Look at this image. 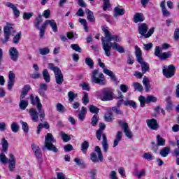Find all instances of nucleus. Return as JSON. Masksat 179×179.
<instances>
[{
  "label": "nucleus",
  "mask_w": 179,
  "mask_h": 179,
  "mask_svg": "<svg viewBox=\"0 0 179 179\" xmlns=\"http://www.w3.org/2000/svg\"><path fill=\"white\" fill-rule=\"evenodd\" d=\"M162 73L165 78L170 79V78H173L174 75H176V66L174 65L171 64L169 66H164L162 68Z\"/></svg>",
  "instance_id": "10"
},
{
  "label": "nucleus",
  "mask_w": 179,
  "mask_h": 179,
  "mask_svg": "<svg viewBox=\"0 0 179 179\" xmlns=\"http://www.w3.org/2000/svg\"><path fill=\"white\" fill-rule=\"evenodd\" d=\"M138 100L140 101L141 107H145V104H149V103H156V101H157V98L152 95L145 98V96L141 95L138 98Z\"/></svg>",
  "instance_id": "12"
},
{
  "label": "nucleus",
  "mask_w": 179,
  "mask_h": 179,
  "mask_svg": "<svg viewBox=\"0 0 179 179\" xmlns=\"http://www.w3.org/2000/svg\"><path fill=\"white\" fill-rule=\"evenodd\" d=\"M120 96L117 97V99H119V101H117L116 106L117 107H121V105L122 104L123 101H124V95H122V94H121V92L119 93Z\"/></svg>",
  "instance_id": "55"
},
{
  "label": "nucleus",
  "mask_w": 179,
  "mask_h": 179,
  "mask_svg": "<svg viewBox=\"0 0 179 179\" xmlns=\"http://www.w3.org/2000/svg\"><path fill=\"white\" fill-rule=\"evenodd\" d=\"M20 122H21L22 128L25 134H29V124H27V122H25L23 121H21Z\"/></svg>",
  "instance_id": "50"
},
{
  "label": "nucleus",
  "mask_w": 179,
  "mask_h": 179,
  "mask_svg": "<svg viewBox=\"0 0 179 179\" xmlns=\"http://www.w3.org/2000/svg\"><path fill=\"white\" fill-rule=\"evenodd\" d=\"M104 118L106 122H113V114L106 113L104 116Z\"/></svg>",
  "instance_id": "59"
},
{
  "label": "nucleus",
  "mask_w": 179,
  "mask_h": 179,
  "mask_svg": "<svg viewBox=\"0 0 179 179\" xmlns=\"http://www.w3.org/2000/svg\"><path fill=\"white\" fill-rule=\"evenodd\" d=\"M94 151L98 155V157H103V153L101 152V149L99 146L94 148Z\"/></svg>",
  "instance_id": "62"
},
{
  "label": "nucleus",
  "mask_w": 179,
  "mask_h": 179,
  "mask_svg": "<svg viewBox=\"0 0 179 179\" xmlns=\"http://www.w3.org/2000/svg\"><path fill=\"white\" fill-rule=\"evenodd\" d=\"M99 129L96 131V136L98 141H101V135H102V141L101 145L103 148V150L104 153H107L108 152V141L107 140V136L105 134H103L104 129H106V124L104 123H99Z\"/></svg>",
  "instance_id": "3"
},
{
  "label": "nucleus",
  "mask_w": 179,
  "mask_h": 179,
  "mask_svg": "<svg viewBox=\"0 0 179 179\" xmlns=\"http://www.w3.org/2000/svg\"><path fill=\"white\" fill-rule=\"evenodd\" d=\"M12 27L7 25L3 28L4 31V38L5 40L3 41V43L5 44V43H7L10 37V31L12 30Z\"/></svg>",
  "instance_id": "19"
},
{
  "label": "nucleus",
  "mask_w": 179,
  "mask_h": 179,
  "mask_svg": "<svg viewBox=\"0 0 179 179\" xmlns=\"http://www.w3.org/2000/svg\"><path fill=\"white\" fill-rule=\"evenodd\" d=\"M92 83H96L101 86L106 85V79L104 78V74L103 73H99V70L95 69L92 71L91 76Z\"/></svg>",
  "instance_id": "7"
},
{
  "label": "nucleus",
  "mask_w": 179,
  "mask_h": 179,
  "mask_svg": "<svg viewBox=\"0 0 179 179\" xmlns=\"http://www.w3.org/2000/svg\"><path fill=\"white\" fill-rule=\"evenodd\" d=\"M22 39V31L18 32L13 38V44H18Z\"/></svg>",
  "instance_id": "35"
},
{
  "label": "nucleus",
  "mask_w": 179,
  "mask_h": 179,
  "mask_svg": "<svg viewBox=\"0 0 179 179\" xmlns=\"http://www.w3.org/2000/svg\"><path fill=\"white\" fill-rule=\"evenodd\" d=\"M19 128L20 127L17 125V123H16L15 122L11 124V130L14 132V134L19 132Z\"/></svg>",
  "instance_id": "53"
},
{
  "label": "nucleus",
  "mask_w": 179,
  "mask_h": 179,
  "mask_svg": "<svg viewBox=\"0 0 179 179\" xmlns=\"http://www.w3.org/2000/svg\"><path fill=\"white\" fill-rule=\"evenodd\" d=\"M1 145L2 146V152L0 155V157H6V156L5 155V152H8V148H9V143H8V140L5 138H3L1 139Z\"/></svg>",
  "instance_id": "17"
},
{
  "label": "nucleus",
  "mask_w": 179,
  "mask_h": 179,
  "mask_svg": "<svg viewBox=\"0 0 179 179\" xmlns=\"http://www.w3.org/2000/svg\"><path fill=\"white\" fill-rule=\"evenodd\" d=\"M60 136L64 142H69V141H71V136L65 134L64 131L60 132Z\"/></svg>",
  "instance_id": "46"
},
{
  "label": "nucleus",
  "mask_w": 179,
  "mask_h": 179,
  "mask_svg": "<svg viewBox=\"0 0 179 179\" xmlns=\"http://www.w3.org/2000/svg\"><path fill=\"white\" fill-rule=\"evenodd\" d=\"M39 54H41V55H47L48 54H50V48L45 47L39 48Z\"/></svg>",
  "instance_id": "47"
},
{
  "label": "nucleus",
  "mask_w": 179,
  "mask_h": 179,
  "mask_svg": "<svg viewBox=\"0 0 179 179\" xmlns=\"http://www.w3.org/2000/svg\"><path fill=\"white\" fill-rule=\"evenodd\" d=\"M143 85L145 87V90L149 92L150 90V83H149V79L147 77H145L143 80Z\"/></svg>",
  "instance_id": "38"
},
{
  "label": "nucleus",
  "mask_w": 179,
  "mask_h": 179,
  "mask_svg": "<svg viewBox=\"0 0 179 179\" xmlns=\"http://www.w3.org/2000/svg\"><path fill=\"white\" fill-rule=\"evenodd\" d=\"M31 17H33V13H23L24 20H30Z\"/></svg>",
  "instance_id": "57"
},
{
  "label": "nucleus",
  "mask_w": 179,
  "mask_h": 179,
  "mask_svg": "<svg viewBox=\"0 0 179 179\" xmlns=\"http://www.w3.org/2000/svg\"><path fill=\"white\" fill-rule=\"evenodd\" d=\"M47 89H48V86L45 83H41L39 89L38 90V92L42 97H44L45 94V92H47Z\"/></svg>",
  "instance_id": "23"
},
{
  "label": "nucleus",
  "mask_w": 179,
  "mask_h": 179,
  "mask_svg": "<svg viewBox=\"0 0 179 179\" xmlns=\"http://www.w3.org/2000/svg\"><path fill=\"white\" fill-rule=\"evenodd\" d=\"M99 122V115L95 114L92 117V122H91V125L92 127H96Z\"/></svg>",
  "instance_id": "45"
},
{
  "label": "nucleus",
  "mask_w": 179,
  "mask_h": 179,
  "mask_svg": "<svg viewBox=\"0 0 179 179\" xmlns=\"http://www.w3.org/2000/svg\"><path fill=\"white\" fill-rule=\"evenodd\" d=\"M15 78H16V76H15V73H13V71H10L8 73V90H12V87H13L15 85Z\"/></svg>",
  "instance_id": "16"
},
{
  "label": "nucleus",
  "mask_w": 179,
  "mask_h": 179,
  "mask_svg": "<svg viewBox=\"0 0 179 179\" xmlns=\"http://www.w3.org/2000/svg\"><path fill=\"white\" fill-rule=\"evenodd\" d=\"M89 110L92 114H99V111H100V109H99V108L93 105L90 106Z\"/></svg>",
  "instance_id": "51"
},
{
  "label": "nucleus",
  "mask_w": 179,
  "mask_h": 179,
  "mask_svg": "<svg viewBox=\"0 0 179 179\" xmlns=\"http://www.w3.org/2000/svg\"><path fill=\"white\" fill-rule=\"evenodd\" d=\"M121 139H122V131H117L116 138L113 141V148L118 146V144L121 142Z\"/></svg>",
  "instance_id": "24"
},
{
  "label": "nucleus",
  "mask_w": 179,
  "mask_h": 179,
  "mask_svg": "<svg viewBox=\"0 0 179 179\" xmlns=\"http://www.w3.org/2000/svg\"><path fill=\"white\" fill-rule=\"evenodd\" d=\"M124 104L126 106H129V107H133L134 108H136V103L132 100L127 99L124 101Z\"/></svg>",
  "instance_id": "42"
},
{
  "label": "nucleus",
  "mask_w": 179,
  "mask_h": 179,
  "mask_svg": "<svg viewBox=\"0 0 179 179\" xmlns=\"http://www.w3.org/2000/svg\"><path fill=\"white\" fill-rule=\"evenodd\" d=\"M133 86L135 90H138V92H142L143 90V87L139 83H133Z\"/></svg>",
  "instance_id": "54"
},
{
  "label": "nucleus",
  "mask_w": 179,
  "mask_h": 179,
  "mask_svg": "<svg viewBox=\"0 0 179 179\" xmlns=\"http://www.w3.org/2000/svg\"><path fill=\"white\" fill-rule=\"evenodd\" d=\"M85 64L89 66L90 69L94 68V62H93V59L90 57L85 58Z\"/></svg>",
  "instance_id": "37"
},
{
  "label": "nucleus",
  "mask_w": 179,
  "mask_h": 179,
  "mask_svg": "<svg viewBox=\"0 0 179 179\" xmlns=\"http://www.w3.org/2000/svg\"><path fill=\"white\" fill-rule=\"evenodd\" d=\"M146 124L148 128H150V129H152V131H157V129H159V124H157V120L155 119L147 120Z\"/></svg>",
  "instance_id": "15"
},
{
  "label": "nucleus",
  "mask_w": 179,
  "mask_h": 179,
  "mask_svg": "<svg viewBox=\"0 0 179 179\" xmlns=\"http://www.w3.org/2000/svg\"><path fill=\"white\" fill-rule=\"evenodd\" d=\"M43 23V15L41 14H39L38 17H36L35 22H34V24L38 30H40L41 27H40V24Z\"/></svg>",
  "instance_id": "22"
},
{
  "label": "nucleus",
  "mask_w": 179,
  "mask_h": 179,
  "mask_svg": "<svg viewBox=\"0 0 179 179\" xmlns=\"http://www.w3.org/2000/svg\"><path fill=\"white\" fill-rule=\"evenodd\" d=\"M141 65V71L142 73H145L146 72H149V64L142 60V62H138Z\"/></svg>",
  "instance_id": "29"
},
{
  "label": "nucleus",
  "mask_w": 179,
  "mask_h": 179,
  "mask_svg": "<svg viewBox=\"0 0 179 179\" xmlns=\"http://www.w3.org/2000/svg\"><path fill=\"white\" fill-rule=\"evenodd\" d=\"M101 29L105 34V37L102 36L101 40L102 41V48L106 57H111L112 48L120 52V54H124L125 49L117 43L121 41V38L118 35H111V32L108 31V27L106 26H101ZM111 41H115V43H111Z\"/></svg>",
  "instance_id": "1"
},
{
  "label": "nucleus",
  "mask_w": 179,
  "mask_h": 179,
  "mask_svg": "<svg viewBox=\"0 0 179 179\" xmlns=\"http://www.w3.org/2000/svg\"><path fill=\"white\" fill-rule=\"evenodd\" d=\"M108 8H110V0H103V10H107Z\"/></svg>",
  "instance_id": "63"
},
{
  "label": "nucleus",
  "mask_w": 179,
  "mask_h": 179,
  "mask_svg": "<svg viewBox=\"0 0 179 179\" xmlns=\"http://www.w3.org/2000/svg\"><path fill=\"white\" fill-rule=\"evenodd\" d=\"M71 48L77 52H82V48L78 44H71Z\"/></svg>",
  "instance_id": "56"
},
{
  "label": "nucleus",
  "mask_w": 179,
  "mask_h": 179,
  "mask_svg": "<svg viewBox=\"0 0 179 179\" xmlns=\"http://www.w3.org/2000/svg\"><path fill=\"white\" fill-rule=\"evenodd\" d=\"M103 73L110 76L111 80L115 82V83H117V77H115V74H114L113 71L108 70V69H103Z\"/></svg>",
  "instance_id": "21"
},
{
  "label": "nucleus",
  "mask_w": 179,
  "mask_h": 179,
  "mask_svg": "<svg viewBox=\"0 0 179 179\" xmlns=\"http://www.w3.org/2000/svg\"><path fill=\"white\" fill-rule=\"evenodd\" d=\"M169 153H170V148L169 147L164 148L160 152V155L162 157H167Z\"/></svg>",
  "instance_id": "40"
},
{
  "label": "nucleus",
  "mask_w": 179,
  "mask_h": 179,
  "mask_svg": "<svg viewBox=\"0 0 179 179\" xmlns=\"http://www.w3.org/2000/svg\"><path fill=\"white\" fill-rule=\"evenodd\" d=\"M157 144L158 145V146H164L166 145V140L162 138L160 135H157Z\"/></svg>",
  "instance_id": "36"
},
{
  "label": "nucleus",
  "mask_w": 179,
  "mask_h": 179,
  "mask_svg": "<svg viewBox=\"0 0 179 179\" xmlns=\"http://www.w3.org/2000/svg\"><path fill=\"white\" fill-rule=\"evenodd\" d=\"M134 176H136L137 178H142V177H145V176H146V171H145V169H143L139 172H136L134 173Z\"/></svg>",
  "instance_id": "49"
},
{
  "label": "nucleus",
  "mask_w": 179,
  "mask_h": 179,
  "mask_svg": "<svg viewBox=\"0 0 179 179\" xmlns=\"http://www.w3.org/2000/svg\"><path fill=\"white\" fill-rule=\"evenodd\" d=\"M6 6H7V8H10V9H12L13 15L15 16V17H19V16H20V11L19 9H17V7H16L15 4L10 2H7L6 3Z\"/></svg>",
  "instance_id": "18"
},
{
  "label": "nucleus",
  "mask_w": 179,
  "mask_h": 179,
  "mask_svg": "<svg viewBox=\"0 0 179 179\" xmlns=\"http://www.w3.org/2000/svg\"><path fill=\"white\" fill-rule=\"evenodd\" d=\"M176 145L178 146V149L175 150L174 155L175 156L178 157L179 156V140L177 138H176Z\"/></svg>",
  "instance_id": "64"
},
{
  "label": "nucleus",
  "mask_w": 179,
  "mask_h": 179,
  "mask_svg": "<svg viewBox=\"0 0 179 179\" xmlns=\"http://www.w3.org/2000/svg\"><path fill=\"white\" fill-rule=\"evenodd\" d=\"M166 110L167 111H171L173 110V102H171V98L170 96L166 98Z\"/></svg>",
  "instance_id": "41"
},
{
  "label": "nucleus",
  "mask_w": 179,
  "mask_h": 179,
  "mask_svg": "<svg viewBox=\"0 0 179 179\" xmlns=\"http://www.w3.org/2000/svg\"><path fill=\"white\" fill-rule=\"evenodd\" d=\"M37 128H38L37 134L38 135L40 132H41V129H43V128H45V129H50V124H48V122H44V123H40L38 125Z\"/></svg>",
  "instance_id": "28"
},
{
  "label": "nucleus",
  "mask_w": 179,
  "mask_h": 179,
  "mask_svg": "<svg viewBox=\"0 0 179 179\" xmlns=\"http://www.w3.org/2000/svg\"><path fill=\"white\" fill-rule=\"evenodd\" d=\"M87 149H89V141H85L81 143L80 150L84 155H86L87 153Z\"/></svg>",
  "instance_id": "27"
},
{
  "label": "nucleus",
  "mask_w": 179,
  "mask_h": 179,
  "mask_svg": "<svg viewBox=\"0 0 179 179\" xmlns=\"http://www.w3.org/2000/svg\"><path fill=\"white\" fill-rule=\"evenodd\" d=\"M52 143H55V138H54L52 134L48 133L45 137V145L43 150H45V149H48V150H51L52 152L57 153V152H58V148H57Z\"/></svg>",
  "instance_id": "4"
},
{
  "label": "nucleus",
  "mask_w": 179,
  "mask_h": 179,
  "mask_svg": "<svg viewBox=\"0 0 179 179\" xmlns=\"http://www.w3.org/2000/svg\"><path fill=\"white\" fill-rule=\"evenodd\" d=\"M30 103L32 106H36V108H31L29 109V115L31 117V120L34 122H38V115L40 120L41 122H44V118H45V112L43 110V105L40 101V98L38 96L34 97L33 94H30L29 96Z\"/></svg>",
  "instance_id": "2"
},
{
  "label": "nucleus",
  "mask_w": 179,
  "mask_h": 179,
  "mask_svg": "<svg viewBox=\"0 0 179 179\" xmlns=\"http://www.w3.org/2000/svg\"><path fill=\"white\" fill-rule=\"evenodd\" d=\"M101 92V94L99 95V99L102 101H110L114 99V93L110 88H104Z\"/></svg>",
  "instance_id": "9"
},
{
  "label": "nucleus",
  "mask_w": 179,
  "mask_h": 179,
  "mask_svg": "<svg viewBox=\"0 0 179 179\" xmlns=\"http://www.w3.org/2000/svg\"><path fill=\"white\" fill-rule=\"evenodd\" d=\"M83 103L85 106H87L89 103V94L87 92H83Z\"/></svg>",
  "instance_id": "52"
},
{
  "label": "nucleus",
  "mask_w": 179,
  "mask_h": 179,
  "mask_svg": "<svg viewBox=\"0 0 179 179\" xmlns=\"http://www.w3.org/2000/svg\"><path fill=\"white\" fill-rule=\"evenodd\" d=\"M114 12L115 16H122V15H125V10L124 8L116 7L114 9Z\"/></svg>",
  "instance_id": "34"
},
{
  "label": "nucleus",
  "mask_w": 179,
  "mask_h": 179,
  "mask_svg": "<svg viewBox=\"0 0 179 179\" xmlns=\"http://www.w3.org/2000/svg\"><path fill=\"white\" fill-rule=\"evenodd\" d=\"M29 106V101L26 100H21L19 103V107L20 110H26Z\"/></svg>",
  "instance_id": "39"
},
{
  "label": "nucleus",
  "mask_w": 179,
  "mask_h": 179,
  "mask_svg": "<svg viewBox=\"0 0 179 179\" xmlns=\"http://www.w3.org/2000/svg\"><path fill=\"white\" fill-rule=\"evenodd\" d=\"M48 68L54 72L56 83L62 85L64 83V74L59 67L54 66L52 63H49Z\"/></svg>",
  "instance_id": "5"
},
{
  "label": "nucleus",
  "mask_w": 179,
  "mask_h": 179,
  "mask_svg": "<svg viewBox=\"0 0 179 179\" xmlns=\"http://www.w3.org/2000/svg\"><path fill=\"white\" fill-rule=\"evenodd\" d=\"M136 50V57L137 58L138 62H142L143 59L142 58V50H141V48L138 47V45L135 46Z\"/></svg>",
  "instance_id": "26"
},
{
  "label": "nucleus",
  "mask_w": 179,
  "mask_h": 179,
  "mask_svg": "<svg viewBox=\"0 0 179 179\" xmlns=\"http://www.w3.org/2000/svg\"><path fill=\"white\" fill-rule=\"evenodd\" d=\"M31 148L33 152H34L35 156H36V157H40V155H41L40 147H38L35 143H32L31 145Z\"/></svg>",
  "instance_id": "30"
},
{
  "label": "nucleus",
  "mask_w": 179,
  "mask_h": 179,
  "mask_svg": "<svg viewBox=\"0 0 179 179\" xmlns=\"http://www.w3.org/2000/svg\"><path fill=\"white\" fill-rule=\"evenodd\" d=\"M48 24H50V27H52V29L53 31H55V33H57V31H58V27H57V22H55V20H46L43 22V24L41 27L40 34H39L40 38H44V34L45 33V29H47V26Z\"/></svg>",
  "instance_id": "8"
},
{
  "label": "nucleus",
  "mask_w": 179,
  "mask_h": 179,
  "mask_svg": "<svg viewBox=\"0 0 179 179\" xmlns=\"http://www.w3.org/2000/svg\"><path fill=\"white\" fill-rule=\"evenodd\" d=\"M154 54L155 57H158V58H159V57L162 55V48L157 46L155 49Z\"/></svg>",
  "instance_id": "60"
},
{
  "label": "nucleus",
  "mask_w": 179,
  "mask_h": 179,
  "mask_svg": "<svg viewBox=\"0 0 179 179\" xmlns=\"http://www.w3.org/2000/svg\"><path fill=\"white\" fill-rule=\"evenodd\" d=\"M118 124L121 127L127 138L131 139L132 138V131L129 129V126L128 123L122 122V120H118Z\"/></svg>",
  "instance_id": "13"
},
{
  "label": "nucleus",
  "mask_w": 179,
  "mask_h": 179,
  "mask_svg": "<svg viewBox=\"0 0 179 179\" xmlns=\"http://www.w3.org/2000/svg\"><path fill=\"white\" fill-rule=\"evenodd\" d=\"M50 15H51V10H50V9H48L43 11L42 16H43L45 19H49Z\"/></svg>",
  "instance_id": "61"
},
{
  "label": "nucleus",
  "mask_w": 179,
  "mask_h": 179,
  "mask_svg": "<svg viewBox=\"0 0 179 179\" xmlns=\"http://www.w3.org/2000/svg\"><path fill=\"white\" fill-rule=\"evenodd\" d=\"M68 97H69V101H70V103H72V101L75 100V97H76V95L75 94V93H73V92L70 91L68 93Z\"/></svg>",
  "instance_id": "58"
},
{
  "label": "nucleus",
  "mask_w": 179,
  "mask_h": 179,
  "mask_svg": "<svg viewBox=\"0 0 179 179\" xmlns=\"http://www.w3.org/2000/svg\"><path fill=\"white\" fill-rule=\"evenodd\" d=\"M0 162L2 164H8V169L10 171H13L15 170V167H16V159L13 157H0Z\"/></svg>",
  "instance_id": "11"
},
{
  "label": "nucleus",
  "mask_w": 179,
  "mask_h": 179,
  "mask_svg": "<svg viewBox=\"0 0 179 179\" xmlns=\"http://www.w3.org/2000/svg\"><path fill=\"white\" fill-rule=\"evenodd\" d=\"M145 20V17L143 13H136L134 16V23H141Z\"/></svg>",
  "instance_id": "20"
},
{
  "label": "nucleus",
  "mask_w": 179,
  "mask_h": 179,
  "mask_svg": "<svg viewBox=\"0 0 179 179\" xmlns=\"http://www.w3.org/2000/svg\"><path fill=\"white\" fill-rule=\"evenodd\" d=\"M78 21L81 24H83L85 31H86V33H87L89 31V27H87V21L83 18H79Z\"/></svg>",
  "instance_id": "44"
},
{
  "label": "nucleus",
  "mask_w": 179,
  "mask_h": 179,
  "mask_svg": "<svg viewBox=\"0 0 179 179\" xmlns=\"http://www.w3.org/2000/svg\"><path fill=\"white\" fill-rule=\"evenodd\" d=\"M9 55L10 59L14 61V62H16L17 59H19V50L15 47H11L9 49Z\"/></svg>",
  "instance_id": "14"
},
{
  "label": "nucleus",
  "mask_w": 179,
  "mask_h": 179,
  "mask_svg": "<svg viewBox=\"0 0 179 179\" xmlns=\"http://www.w3.org/2000/svg\"><path fill=\"white\" fill-rule=\"evenodd\" d=\"M85 12L87 13V17L89 22H95L96 19L94 18V15L92 10L86 8Z\"/></svg>",
  "instance_id": "31"
},
{
  "label": "nucleus",
  "mask_w": 179,
  "mask_h": 179,
  "mask_svg": "<svg viewBox=\"0 0 179 179\" xmlns=\"http://www.w3.org/2000/svg\"><path fill=\"white\" fill-rule=\"evenodd\" d=\"M42 75L43 77V79L46 83H50L51 82V76H50V73L48 72V70L47 69H43L42 72Z\"/></svg>",
  "instance_id": "25"
},
{
  "label": "nucleus",
  "mask_w": 179,
  "mask_h": 179,
  "mask_svg": "<svg viewBox=\"0 0 179 179\" xmlns=\"http://www.w3.org/2000/svg\"><path fill=\"white\" fill-rule=\"evenodd\" d=\"M73 162H75L76 164H77V166H79L80 167H81V169H86V164H85V162L82 159H80V158L79 157H76L73 160Z\"/></svg>",
  "instance_id": "32"
},
{
  "label": "nucleus",
  "mask_w": 179,
  "mask_h": 179,
  "mask_svg": "<svg viewBox=\"0 0 179 179\" xmlns=\"http://www.w3.org/2000/svg\"><path fill=\"white\" fill-rule=\"evenodd\" d=\"M56 110L58 113H60L61 114H64V113H66V108L61 103H57Z\"/></svg>",
  "instance_id": "33"
},
{
  "label": "nucleus",
  "mask_w": 179,
  "mask_h": 179,
  "mask_svg": "<svg viewBox=\"0 0 179 179\" xmlns=\"http://www.w3.org/2000/svg\"><path fill=\"white\" fill-rule=\"evenodd\" d=\"M155 27H152L150 29L148 27V24L142 23L138 25V33L141 34V37H144V38H149V37L152 36V34L155 33Z\"/></svg>",
  "instance_id": "6"
},
{
  "label": "nucleus",
  "mask_w": 179,
  "mask_h": 179,
  "mask_svg": "<svg viewBox=\"0 0 179 179\" xmlns=\"http://www.w3.org/2000/svg\"><path fill=\"white\" fill-rule=\"evenodd\" d=\"M170 57H171V52H167L161 53V56H159V58L161 61H164L165 59H167V58H170Z\"/></svg>",
  "instance_id": "43"
},
{
  "label": "nucleus",
  "mask_w": 179,
  "mask_h": 179,
  "mask_svg": "<svg viewBox=\"0 0 179 179\" xmlns=\"http://www.w3.org/2000/svg\"><path fill=\"white\" fill-rule=\"evenodd\" d=\"M110 110L112 111H113V113H115V114H117V115H122V114H124V112H122L121 110H120V107H118V106L112 107L110 108Z\"/></svg>",
  "instance_id": "48"
}]
</instances>
